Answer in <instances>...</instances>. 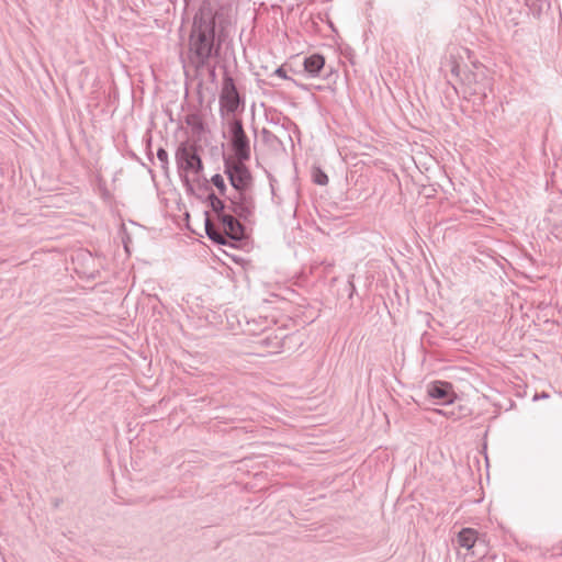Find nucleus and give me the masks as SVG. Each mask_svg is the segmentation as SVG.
Here are the masks:
<instances>
[{
    "instance_id": "nucleus-1",
    "label": "nucleus",
    "mask_w": 562,
    "mask_h": 562,
    "mask_svg": "<svg viewBox=\"0 0 562 562\" xmlns=\"http://www.w3.org/2000/svg\"><path fill=\"white\" fill-rule=\"evenodd\" d=\"M215 36V20L210 11L201 10L194 19V25L190 35V52L195 63L203 66L207 63L213 52Z\"/></svg>"
},
{
    "instance_id": "nucleus-2",
    "label": "nucleus",
    "mask_w": 562,
    "mask_h": 562,
    "mask_svg": "<svg viewBox=\"0 0 562 562\" xmlns=\"http://www.w3.org/2000/svg\"><path fill=\"white\" fill-rule=\"evenodd\" d=\"M246 159H226L225 172L228 176L232 186L238 190L244 191L251 184V175L244 161Z\"/></svg>"
},
{
    "instance_id": "nucleus-3",
    "label": "nucleus",
    "mask_w": 562,
    "mask_h": 562,
    "mask_svg": "<svg viewBox=\"0 0 562 562\" xmlns=\"http://www.w3.org/2000/svg\"><path fill=\"white\" fill-rule=\"evenodd\" d=\"M176 157L179 168L186 173L195 177L202 170V161L193 146H180Z\"/></svg>"
},
{
    "instance_id": "nucleus-4",
    "label": "nucleus",
    "mask_w": 562,
    "mask_h": 562,
    "mask_svg": "<svg viewBox=\"0 0 562 562\" xmlns=\"http://www.w3.org/2000/svg\"><path fill=\"white\" fill-rule=\"evenodd\" d=\"M232 146L235 155L227 159H249L250 148L248 138L244 132L240 121H234L231 126Z\"/></svg>"
},
{
    "instance_id": "nucleus-5",
    "label": "nucleus",
    "mask_w": 562,
    "mask_h": 562,
    "mask_svg": "<svg viewBox=\"0 0 562 562\" xmlns=\"http://www.w3.org/2000/svg\"><path fill=\"white\" fill-rule=\"evenodd\" d=\"M220 103L222 111L233 113L239 105V95L232 78L225 79L221 92Z\"/></svg>"
},
{
    "instance_id": "nucleus-6",
    "label": "nucleus",
    "mask_w": 562,
    "mask_h": 562,
    "mask_svg": "<svg viewBox=\"0 0 562 562\" xmlns=\"http://www.w3.org/2000/svg\"><path fill=\"white\" fill-rule=\"evenodd\" d=\"M428 394L430 397L442 400L448 404L452 403L457 397L451 384L446 382H436L429 385Z\"/></svg>"
},
{
    "instance_id": "nucleus-7",
    "label": "nucleus",
    "mask_w": 562,
    "mask_h": 562,
    "mask_svg": "<svg viewBox=\"0 0 562 562\" xmlns=\"http://www.w3.org/2000/svg\"><path fill=\"white\" fill-rule=\"evenodd\" d=\"M220 220L227 236L234 239H239L243 236L241 225L232 215H221Z\"/></svg>"
},
{
    "instance_id": "nucleus-8",
    "label": "nucleus",
    "mask_w": 562,
    "mask_h": 562,
    "mask_svg": "<svg viewBox=\"0 0 562 562\" xmlns=\"http://www.w3.org/2000/svg\"><path fill=\"white\" fill-rule=\"evenodd\" d=\"M325 58L319 54H314L304 60V69L312 76H317L324 68Z\"/></svg>"
},
{
    "instance_id": "nucleus-9",
    "label": "nucleus",
    "mask_w": 562,
    "mask_h": 562,
    "mask_svg": "<svg viewBox=\"0 0 562 562\" xmlns=\"http://www.w3.org/2000/svg\"><path fill=\"white\" fill-rule=\"evenodd\" d=\"M477 540V531L472 528H463L458 533V543L460 547L471 550Z\"/></svg>"
},
{
    "instance_id": "nucleus-10",
    "label": "nucleus",
    "mask_w": 562,
    "mask_h": 562,
    "mask_svg": "<svg viewBox=\"0 0 562 562\" xmlns=\"http://www.w3.org/2000/svg\"><path fill=\"white\" fill-rule=\"evenodd\" d=\"M205 229H206L207 236L212 240H214L217 244H222V245L226 244L225 236H223L220 232H217V229L213 226V224L209 220L206 221Z\"/></svg>"
},
{
    "instance_id": "nucleus-11",
    "label": "nucleus",
    "mask_w": 562,
    "mask_h": 562,
    "mask_svg": "<svg viewBox=\"0 0 562 562\" xmlns=\"http://www.w3.org/2000/svg\"><path fill=\"white\" fill-rule=\"evenodd\" d=\"M187 123L191 125L193 128L202 130L203 127L202 120L196 114L189 115L187 117Z\"/></svg>"
},
{
    "instance_id": "nucleus-12",
    "label": "nucleus",
    "mask_w": 562,
    "mask_h": 562,
    "mask_svg": "<svg viewBox=\"0 0 562 562\" xmlns=\"http://www.w3.org/2000/svg\"><path fill=\"white\" fill-rule=\"evenodd\" d=\"M210 200H211V205H212L213 211L216 212L218 214V217H220L222 215L221 212L224 209L223 202L218 198H216L214 195H211Z\"/></svg>"
},
{
    "instance_id": "nucleus-13",
    "label": "nucleus",
    "mask_w": 562,
    "mask_h": 562,
    "mask_svg": "<svg viewBox=\"0 0 562 562\" xmlns=\"http://www.w3.org/2000/svg\"><path fill=\"white\" fill-rule=\"evenodd\" d=\"M212 183L218 189L221 193H224L226 186L224 178L221 175H215L212 177Z\"/></svg>"
},
{
    "instance_id": "nucleus-14",
    "label": "nucleus",
    "mask_w": 562,
    "mask_h": 562,
    "mask_svg": "<svg viewBox=\"0 0 562 562\" xmlns=\"http://www.w3.org/2000/svg\"><path fill=\"white\" fill-rule=\"evenodd\" d=\"M314 181L317 184L325 186L328 183V177L326 173H324L322 170L317 169L314 172Z\"/></svg>"
},
{
    "instance_id": "nucleus-15",
    "label": "nucleus",
    "mask_w": 562,
    "mask_h": 562,
    "mask_svg": "<svg viewBox=\"0 0 562 562\" xmlns=\"http://www.w3.org/2000/svg\"><path fill=\"white\" fill-rule=\"evenodd\" d=\"M274 74H276L278 77L282 78V79H289V77H288V75H286V71L284 70V68H283V67H279V68L274 71Z\"/></svg>"
},
{
    "instance_id": "nucleus-16",
    "label": "nucleus",
    "mask_w": 562,
    "mask_h": 562,
    "mask_svg": "<svg viewBox=\"0 0 562 562\" xmlns=\"http://www.w3.org/2000/svg\"><path fill=\"white\" fill-rule=\"evenodd\" d=\"M157 156L158 158L161 160V161H167L168 159V154L166 150L164 149H159L158 153H157Z\"/></svg>"
}]
</instances>
